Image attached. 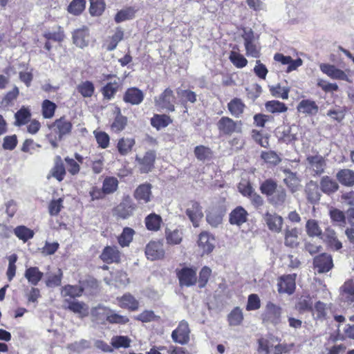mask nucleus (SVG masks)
<instances>
[{
	"instance_id": "473e14b6",
	"label": "nucleus",
	"mask_w": 354,
	"mask_h": 354,
	"mask_svg": "<svg viewBox=\"0 0 354 354\" xmlns=\"http://www.w3.org/2000/svg\"><path fill=\"white\" fill-rule=\"evenodd\" d=\"M285 241L284 243L286 246L290 248H295L298 245V230L295 228H286L284 232Z\"/></svg>"
},
{
	"instance_id": "412c9836",
	"label": "nucleus",
	"mask_w": 354,
	"mask_h": 354,
	"mask_svg": "<svg viewBox=\"0 0 354 354\" xmlns=\"http://www.w3.org/2000/svg\"><path fill=\"white\" fill-rule=\"evenodd\" d=\"M284 174V184L292 193L297 192L300 188V180L297 177L296 173L292 172L290 169H285Z\"/></svg>"
},
{
	"instance_id": "2eb2a0df",
	"label": "nucleus",
	"mask_w": 354,
	"mask_h": 354,
	"mask_svg": "<svg viewBox=\"0 0 354 354\" xmlns=\"http://www.w3.org/2000/svg\"><path fill=\"white\" fill-rule=\"evenodd\" d=\"M314 265L319 273L327 272L333 267L332 257L324 253L315 258Z\"/></svg>"
},
{
	"instance_id": "9b49d317",
	"label": "nucleus",
	"mask_w": 354,
	"mask_h": 354,
	"mask_svg": "<svg viewBox=\"0 0 354 354\" xmlns=\"http://www.w3.org/2000/svg\"><path fill=\"white\" fill-rule=\"evenodd\" d=\"M339 297L342 302L354 306V282L352 279L346 281L341 286Z\"/></svg>"
},
{
	"instance_id": "72a5a7b5",
	"label": "nucleus",
	"mask_w": 354,
	"mask_h": 354,
	"mask_svg": "<svg viewBox=\"0 0 354 354\" xmlns=\"http://www.w3.org/2000/svg\"><path fill=\"white\" fill-rule=\"evenodd\" d=\"M51 175L57 180L62 181L66 174V170L60 156L55 158V165L50 171Z\"/></svg>"
},
{
	"instance_id": "f3484780",
	"label": "nucleus",
	"mask_w": 354,
	"mask_h": 354,
	"mask_svg": "<svg viewBox=\"0 0 354 354\" xmlns=\"http://www.w3.org/2000/svg\"><path fill=\"white\" fill-rule=\"evenodd\" d=\"M73 41L79 48H83L87 46L89 41L88 29L84 26L82 28L75 30L73 32Z\"/></svg>"
},
{
	"instance_id": "2f4dec72",
	"label": "nucleus",
	"mask_w": 354,
	"mask_h": 354,
	"mask_svg": "<svg viewBox=\"0 0 354 354\" xmlns=\"http://www.w3.org/2000/svg\"><path fill=\"white\" fill-rule=\"evenodd\" d=\"M119 306L121 308L136 310L138 308L139 303L131 294H125L118 298Z\"/></svg>"
},
{
	"instance_id": "cd10ccee",
	"label": "nucleus",
	"mask_w": 354,
	"mask_h": 354,
	"mask_svg": "<svg viewBox=\"0 0 354 354\" xmlns=\"http://www.w3.org/2000/svg\"><path fill=\"white\" fill-rule=\"evenodd\" d=\"M66 302L68 304L66 308L74 313L78 314L80 317H84L88 315V307L84 303L67 299H66Z\"/></svg>"
},
{
	"instance_id": "dca6fc26",
	"label": "nucleus",
	"mask_w": 354,
	"mask_h": 354,
	"mask_svg": "<svg viewBox=\"0 0 354 354\" xmlns=\"http://www.w3.org/2000/svg\"><path fill=\"white\" fill-rule=\"evenodd\" d=\"M186 214L194 227L198 226L200 220L203 217L201 207L197 202H191L186 210Z\"/></svg>"
},
{
	"instance_id": "393cba45",
	"label": "nucleus",
	"mask_w": 354,
	"mask_h": 354,
	"mask_svg": "<svg viewBox=\"0 0 354 354\" xmlns=\"http://www.w3.org/2000/svg\"><path fill=\"white\" fill-rule=\"evenodd\" d=\"M321 238L333 250H339L342 248V244L337 239L335 232L331 228H326Z\"/></svg>"
},
{
	"instance_id": "4be33fe9",
	"label": "nucleus",
	"mask_w": 354,
	"mask_h": 354,
	"mask_svg": "<svg viewBox=\"0 0 354 354\" xmlns=\"http://www.w3.org/2000/svg\"><path fill=\"white\" fill-rule=\"evenodd\" d=\"M297 109L301 113L308 115H315L318 113L319 106L313 100H302L298 104Z\"/></svg>"
},
{
	"instance_id": "bb28decb",
	"label": "nucleus",
	"mask_w": 354,
	"mask_h": 354,
	"mask_svg": "<svg viewBox=\"0 0 354 354\" xmlns=\"http://www.w3.org/2000/svg\"><path fill=\"white\" fill-rule=\"evenodd\" d=\"M337 180L343 185L352 187L354 185V171L349 169L339 170L337 174Z\"/></svg>"
},
{
	"instance_id": "13d9d810",
	"label": "nucleus",
	"mask_w": 354,
	"mask_h": 354,
	"mask_svg": "<svg viewBox=\"0 0 354 354\" xmlns=\"http://www.w3.org/2000/svg\"><path fill=\"white\" fill-rule=\"evenodd\" d=\"M134 231L129 227L123 230L122 234L118 237V242L122 247L127 246L133 239Z\"/></svg>"
},
{
	"instance_id": "b1692460",
	"label": "nucleus",
	"mask_w": 354,
	"mask_h": 354,
	"mask_svg": "<svg viewBox=\"0 0 354 354\" xmlns=\"http://www.w3.org/2000/svg\"><path fill=\"white\" fill-rule=\"evenodd\" d=\"M53 127L58 134L59 140H62L64 136L71 133L72 124L64 118H60L54 122Z\"/></svg>"
},
{
	"instance_id": "603ef678",
	"label": "nucleus",
	"mask_w": 354,
	"mask_h": 354,
	"mask_svg": "<svg viewBox=\"0 0 354 354\" xmlns=\"http://www.w3.org/2000/svg\"><path fill=\"white\" fill-rule=\"evenodd\" d=\"M83 289L80 286L68 285L63 288L62 295L71 297H80L82 295Z\"/></svg>"
},
{
	"instance_id": "7c9ffc66",
	"label": "nucleus",
	"mask_w": 354,
	"mask_h": 354,
	"mask_svg": "<svg viewBox=\"0 0 354 354\" xmlns=\"http://www.w3.org/2000/svg\"><path fill=\"white\" fill-rule=\"evenodd\" d=\"M320 188L324 193L330 194L338 190L339 185L335 180L326 176L320 180Z\"/></svg>"
},
{
	"instance_id": "ddd939ff",
	"label": "nucleus",
	"mask_w": 354,
	"mask_h": 354,
	"mask_svg": "<svg viewBox=\"0 0 354 354\" xmlns=\"http://www.w3.org/2000/svg\"><path fill=\"white\" fill-rule=\"evenodd\" d=\"M145 254L147 259L151 261L162 258L165 255L162 244L158 241L149 242L146 246Z\"/></svg>"
},
{
	"instance_id": "7ed1b4c3",
	"label": "nucleus",
	"mask_w": 354,
	"mask_h": 354,
	"mask_svg": "<svg viewBox=\"0 0 354 354\" xmlns=\"http://www.w3.org/2000/svg\"><path fill=\"white\" fill-rule=\"evenodd\" d=\"M241 121H234L228 117H222L217 123L218 130L224 134L231 135L241 131Z\"/></svg>"
},
{
	"instance_id": "9d476101",
	"label": "nucleus",
	"mask_w": 354,
	"mask_h": 354,
	"mask_svg": "<svg viewBox=\"0 0 354 354\" xmlns=\"http://www.w3.org/2000/svg\"><path fill=\"white\" fill-rule=\"evenodd\" d=\"M180 286H192L197 281L196 270L183 268L177 273Z\"/></svg>"
},
{
	"instance_id": "f704fd0d",
	"label": "nucleus",
	"mask_w": 354,
	"mask_h": 354,
	"mask_svg": "<svg viewBox=\"0 0 354 354\" xmlns=\"http://www.w3.org/2000/svg\"><path fill=\"white\" fill-rule=\"evenodd\" d=\"M43 275V272H40L37 267H30L26 269L24 274L28 282L33 286L37 285Z\"/></svg>"
},
{
	"instance_id": "1a4fd4ad",
	"label": "nucleus",
	"mask_w": 354,
	"mask_h": 354,
	"mask_svg": "<svg viewBox=\"0 0 354 354\" xmlns=\"http://www.w3.org/2000/svg\"><path fill=\"white\" fill-rule=\"evenodd\" d=\"M198 247L202 255L209 254L214 248V238L206 232L201 233L198 236Z\"/></svg>"
},
{
	"instance_id": "052dcab7",
	"label": "nucleus",
	"mask_w": 354,
	"mask_h": 354,
	"mask_svg": "<svg viewBox=\"0 0 354 354\" xmlns=\"http://www.w3.org/2000/svg\"><path fill=\"white\" fill-rule=\"evenodd\" d=\"M176 93L178 97L181 98L183 102H189L194 103L196 101V95L194 91L178 88Z\"/></svg>"
},
{
	"instance_id": "338daca9",
	"label": "nucleus",
	"mask_w": 354,
	"mask_h": 354,
	"mask_svg": "<svg viewBox=\"0 0 354 354\" xmlns=\"http://www.w3.org/2000/svg\"><path fill=\"white\" fill-rule=\"evenodd\" d=\"M62 272L61 270H58L55 274H50L46 281L48 287H55L61 284Z\"/></svg>"
},
{
	"instance_id": "0e129e2a",
	"label": "nucleus",
	"mask_w": 354,
	"mask_h": 354,
	"mask_svg": "<svg viewBox=\"0 0 354 354\" xmlns=\"http://www.w3.org/2000/svg\"><path fill=\"white\" fill-rule=\"evenodd\" d=\"M89 347V342L85 339H82L79 342H75L67 346V348L68 349L77 353H82L84 350L88 348Z\"/></svg>"
},
{
	"instance_id": "864d4df0",
	"label": "nucleus",
	"mask_w": 354,
	"mask_h": 354,
	"mask_svg": "<svg viewBox=\"0 0 354 354\" xmlns=\"http://www.w3.org/2000/svg\"><path fill=\"white\" fill-rule=\"evenodd\" d=\"M16 121L15 125L21 126L27 123L30 118V111L26 108H21L15 115Z\"/></svg>"
},
{
	"instance_id": "c85d7f7f",
	"label": "nucleus",
	"mask_w": 354,
	"mask_h": 354,
	"mask_svg": "<svg viewBox=\"0 0 354 354\" xmlns=\"http://www.w3.org/2000/svg\"><path fill=\"white\" fill-rule=\"evenodd\" d=\"M305 192L308 201L311 203H314L319 201L321 194L317 183L313 180L308 183L306 185Z\"/></svg>"
},
{
	"instance_id": "774afa93",
	"label": "nucleus",
	"mask_w": 354,
	"mask_h": 354,
	"mask_svg": "<svg viewBox=\"0 0 354 354\" xmlns=\"http://www.w3.org/2000/svg\"><path fill=\"white\" fill-rule=\"evenodd\" d=\"M330 216L333 221L337 223L339 225H344L346 222V218L344 212L337 209H333L330 211Z\"/></svg>"
},
{
	"instance_id": "c03bdc74",
	"label": "nucleus",
	"mask_w": 354,
	"mask_h": 354,
	"mask_svg": "<svg viewBox=\"0 0 354 354\" xmlns=\"http://www.w3.org/2000/svg\"><path fill=\"white\" fill-rule=\"evenodd\" d=\"M171 122V118L167 115H156L151 120V125L157 129L164 128Z\"/></svg>"
},
{
	"instance_id": "e433bc0d",
	"label": "nucleus",
	"mask_w": 354,
	"mask_h": 354,
	"mask_svg": "<svg viewBox=\"0 0 354 354\" xmlns=\"http://www.w3.org/2000/svg\"><path fill=\"white\" fill-rule=\"evenodd\" d=\"M118 180L113 176H107L102 183V189L106 194H111L117 191L118 188Z\"/></svg>"
},
{
	"instance_id": "4468645a",
	"label": "nucleus",
	"mask_w": 354,
	"mask_h": 354,
	"mask_svg": "<svg viewBox=\"0 0 354 354\" xmlns=\"http://www.w3.org/2000/svg\"><path fill=\"white\" fill-rule=\"evenodd\" d=\"M152 185L149 183L140 185L134 191V198L140 203H147L152 197Z\"/></svg>"
},
{
	"instance_id": "6e6552de",
	"label": "nucleus",
	"mask_w": 354,
	"mask_h": 354,
	"mask_svg": "<svg viewBox=\"0 0 354 354\" xmlns=\"http://www.w3.org/2000/svg\"><path fill=\"white\" fill-rule=\"evenodd\" d=\"M306 161L309 169L317 175H320L324 172L326 162L322 156L319 154L309 155L306 158Z\"/></svg>"
},
{
	"instance_id": "f03ea898",
	"label": "nucleus",
	"mask_w": 354,
	"mask_h": 354,
	"mask_svg": "<svg viewBox=\"0 0 354 354\" xmlns=\"http://www.w3.org/2000/svg\"><path fill=\"white\" fill-rule=\"evenodd\" d=\"M281 307L271 301H268L261 315L262 321L266 324L277 326L281 322Z\"/></svg>"
},
{
	"instance_id": "69168bd1",
	"label": "nucleus",
	"mask_w": 354,
	"mask_h": 354,
	"mask_svg": "<svg viewBox=\"0 0 354 354\" xmlns=\"http://www.w3.org/2000/svg\"><path fill=\"white\" fill-rule=\"evenodd\" d=\"M131 340L125 336H115L111 339V344L115 348H127L130 345Z\"/></svg>"
},
{
	"instance_id": "20e7f679",
	"label": "nucleus",
	"mask_w": 354,
	"mask_h": 354,
	"mask_svg": "<svg viewBox=\"0 0 354 354\" xmlns=\"http://www.w3.org/2000/svg\"><path fill=\"white\" fill-rule=\"evenodd\" d=\"M189 324L186 321L183 320L179 323L177 328L172 332L171 338L174 342L183 345L189 342Z\"/></svg>"
},
{
	"instance_id": "f8f14e48",
	"label": "nucleus",
	"mask_w": 354,
	"mask_h": 354,
	"mask_svg": "<svg viewBox=\"0 0 354 354\" xmlns=\"http://www.w3.org/2000/svg\"><path fill=\"white\" fill-rule=\"evenodd\" d=\"M134 210L133 203L131 198L127 196L115 208L114 214L122 218H127L132 215Z\"/></svg>"
},
{
	"instance_id": "680f3d73",
	"label": "nucleus",
	"mask_w": 354,
	"mask_h": 354,
	"mask_svg": "<svg viewBox=\"0 0 354 354\" xmlns=\"http://www.w3.org/2000/svg\"><path fill=\"white\" fill-rule=\"evenodd\" d=\"M312 311L313 315H315V317L318 319H324L327 314L326 304L319 301L315 304L314 309H313Z\"/></svg>"
},
{
	"instance_id": "6e6d98bb",
	"label": "nucleus",
	"mask_w": 354,
	"mask_h": 354,
	"mask_svg": "<svg viewBox=\"0 0 354 354\" xmlns=\"http://www.w3.org/2000/svg\"><path fill=\"white\" fill-rule=\"evenodd\" d=\"M135 10L132 8H127L120 10L115 17V20L117 23L129 20L134 17Z\"/></svg>"
},
{
	"instance_id": "3c124183",
	"label": "nucleus",
	"mask_w": 354,
	"mask_h": 354,
	"mask_svg": "<svg viewBox=\"0 0 354 354\" xmlns=\"http://www.w3.org/2000/svg\"><path fill=\"white\" fill-rule=\"evenodd\" d=\"M229 59L236 68H242L248 64V60L243 55L235 51H231Z\"/></svg>"
},
{
	"instance_id": "e2e57ef3",
	"label": "nucleus",
	"mask_w": 354,
	"mask_h": 354,
	"mask_svg": "<svg viewBox=\"0 0 354 354\" xmlns=\"http://www.w3.org/2000/svg\"><path fill=\"white\" fill-rule=\"evenodd\" d=\"M245 48V54L248 57H252L258 58L260 56V48L257 45L256 41L244 44Z\"/></svg>"
},
{
	"instance_id": "58836bf2",
	"label": "nucleus",
	"mask_w": 354,
	"mask_h": 354,
	"mask_svg": "<svg viewBox=\"0 0 354 354\" xmlns=\"http://www.w3.org/2000/svg\"><path fill=\"white\" fill-rule=\"evenodd\" d=\"M135 145V140L133 138H122L118 142V149L122 156L128 154Z\"/></svg>"
},
{
	"instance_id": "39448f33",
	"label": "nucleus",
	"mask_w": 354,
	"mask_h": 354,
	"mask_svg": "<svg viewBox=\"0 0 354 354\" xmlns=\"http://www.w3.org/2000/svg\"><path fill=\"white\" fill-rule=\"evenodd\" d=\"M175 96L170 88H166L163 93L155 99L156 105L160 109L174 111Z\"/></svg>"
},
{
	"instance_id": "423d86ee",
	"label": "nucleus",
	"mask_w": 354,
	"mask_h": 354,
	"mask_svg": "<svg viewBox=\"0 0 354 354\" xmlns=\"http://www.w3.org/2000/svg\"><path fill=\"white\" fill-rule=\"evenodd\" d=\"M156 153L153 151H147L142 157L136 156V160L138 162L141 173L146 174L151 171L154 167Z\"/></svg>"
},
{
	"instance_id": "aec40b11",
	"label": "nucleus",
	"mask_w": 354,
	"mask_h": 354,
	"mask_svg": "<svg viewBox=\"0 0 354 354\" xmlns=\"http://www.w3.org/2000/svg\"><path fill=\"white\" fill-rule=\"evenodd\" d=\"M143 98V93L140 89L135 87L128 88L123 97V100L125 102L130 103L133 105L140 104Z\"/></svg>"
},
{
	"instance_id": "6ab92c4d",
	"label": "nucleus",
	"mask_w": 354,
	"mask_h": 354,
	"mask_svg": "<svg viewBox=\"0 0 354 354\" xmlns=\"http://www.w3.org/2000/svg\"><path fill=\"white\" fill-rule=\"evenodd\" d=\"M115 78L114 75H109L108 79ZM121 84L120 82V80L115 79L113 81H111L108 84H106L102 88V95L104 97L108 100H111L114 97V95L118 92L119 88L120 87Z\"/></svg>"
},
{
	"instance_id": "79ce46f5",
	"label": "nucleus",
	"mask_w": 354,
	"mask_h": 354,
	"mask_svg": "<svg viewBox=\"0 0 354 354\" xmlns=\"http://www.w3.org/2000/svg\"><path fill=\"white\" fill-rule=\"evenodd\" d=\"M227 107L230 113L238 118L243 112L245 105L240 99L234 98L228 103Z\"/></svg>"
},
{
	"instance_id": "4c0bfd02",
	"label": "nucleus",
	"mask_w": 354,
	"mask_h": 354,
	"mask_svg": "<svg viewBox=\"0 0 354 354\" xmlns=\"http://www.w3.org/2000/svg\"><path fill=\"white\" fill-rule=\"evenodd\" d=\"M162 218L160 216L152 213L145 218V225L149 230L157 231L160 227Z\"/></svg>"
},
{
	"instance_id": "a19ab883",
	"label": "nucleus",
	"mask_w": 354,
	"mask_h": 354,
	"mask_svg": "<svg viewBox=\"0 0 354 354\" xmlns=\"http://www.w3.org/2000/svg\"><path fill=\"white\" fill-rule=\"evenodd\" d=\"M104 0H90L89 12L93 17L100 16L105 10Z\"/></svg>"
},
{
	"instance_id": "de8ad7c7",
	"label": "nucleus",
	"mask_w": 354,
	"mask_h": 354,
	"mask_svg": "<svg viewBox=\"0 0 354 354\" xmlns=\"http://www.w3.org/2000/svg\"><path fill=\"white\" fill-rule=\"evenodd\" d=\"M266 109L272 113H283L288 109V107L283 102L277 100H272L266 102Z\"/></svg>"
},
{
	"instance_id": "37998d69",
	"label": "nucleus",
	"mask_w": 354,
	"mask_h": 354,
	"mask_svg": "<svg viewBox=\"0 0 354 354\" xmlns=\"http://www.w3.org/2000/svg\"><path fill=\"white\" fill-rule=\"evenodd\" d=\"M165 236L168 244L177 245L180 243L183 240V233L177 229L174 230L167 229Z\"/></svg>"
},
{
	"instance_id": "a878e982",
	"label": "nucleus",
	"mask_w": 354,
	"mask_h": 354,
	"mask_svg": "<svg viewBox=\"0 0 354 354\" xmlns=\"http://www.w3.org/2000/svg\"><path fill=\"white\" fill-rule=\"evenodd\" d=\"M247 211L239 206L235 208L230 214V222L232 225H241L247 221Z\"/></svg>"
},
{
	"instance_id": "8fccbe9b",
	"label": "nucleus",
	"mask_w": 354,
	"mask_h": 354,
	"mask_svg": "<svg viewBox=\"0 0 354 354\" xmlns=\"http://www.w3.org/2000/svg\"><path fill=\"white\" fill-rule=\"evenodd\" d=\"M77 91L83 97H89L93 95L95 87L91 82L86 81L77 86Z\"/></svg>"
},
{
	"instance_id": "a211bd4d",
	"label": "nucleus",
	"mask_w": 354,
	"mask_h": 354,
	"mask_svg": "<svg viewBox=\"0 0 354 354\" xmlns=\"http://www.w3.org/2000/svg\"><path fill=\"white\" fill-rule=\"evenodd\" d=\"M264 221L270 230L274 232H280L283 225V218L276 214L267 212L264 215Z\"/></svg>"
},
{
	"instance_id": "4d7b16f0",
	"label": "nucleus",
	"mask_w": 354,
	"mask_h": 354,
	"mask_svg": "<svg viewBox=\"0 0 354 354\" xmlns=\"http://www.w3.org/2000/svg\"><path fill=\"white\" fill-rule=\"evenodd\" d=\"M194 154L198 160H205L211 158L212 151L207 147L199 145L196 147L194 149Z\"/></svg>"
},
{
	"instance_id": "c756f323",
	"label": "nucleus",
	"mask_w": 354,
	"mask_h": 354,
	"mask_svg": "<svg viewBox=\"0 0 354 354\" xmlns=\"http://www.w3.org/2000/svg\"><path fill=\"white\" fill-rule=\"evenodd\" d=\"M120 252L116 247H106L100 257L102 260L106 263H110L113 262H118L120 260Z\"/></svg>"
},
{
	"instance_id": "bf43d9fd",
	"label": "nucleus",
	"mask_w": 354,
	"mask_h": 354,
	"mask_svg": "<svg viewBox=\"0 0 354 354\" xmlns=\"http://www.w3.org/2000/svg\"><path fill=\"white\" fill-rule=\"evenodd\" d=\"M86 0H73L70 3L68 10L75 15H80L85 8Z\"/></svg>"
},
{
	"instance_id": "0eeeda50",
	"label": "nucleus",
	"mask_w": 354,
	"mask_h": 354,
	"mask_svg": "<svg viewBox=\"0 0 354 354\" xmlns=\"http://www.w3.org/2000/svg\"><path fill=\"white\" fill-rule=\"evenodd\" d=\"M296 274L281 276L278 281V292L291 295L295 290Z\"/></svg>"
},
{
	"instance_id": "ea45409f",
	"label": "nucleus",
	"mask_w": 354,
	"mask_h": 354,
	"mask_svg": "<svg viewBox=\"0 0 354 354\" xmlns=\"http://www.w3.org/2000/svg\"><path fill=\"white\" fill-rule=\"evenodd\" d=\"M227 320L230 326L240 325L243 320V314L239 307L234 308L228 315Z\"/></svg>"
},
{
	"instance_id": "f257e3e1",
	"label": "nucleus",
	"mask_w": 354,
	"mask_h": 354,
	"mask_svg": "<svg viewBox=\"0 0 354 354\" xmlns=\"http://www.w3.org/2000/svg\"><path fill=\"white\" fill-rule=\"evenodd\" d=\"M259 189L266 195L268 201L274 206L282 205L286 200V191L272 178H268L261 183Z\"/></svg>"
},
{
	"instance_id": "5fc2aeb1",
	"label": "nucleus",
	"mask_w": 354,
	"mask_h": 354,
	"mask_svg": "<svg viewBox=\"0 0 354 354\" xmlns=\"http://www.w3.org/2000/svg\"><path fill=\"white\" fill-rule=\"evenodd\" d=\"M306 232L310 236H321L322 235L317 222L315 220H308L306 225Z\"/></svg>"
},
{
	"instance_id": "a18cd8bd",
	"label": "nucleus",
	"mask_w": 354,
	"mask_h": 354,
	"mask_svg": "<svg viewBox=\"0 0 354 354\" xmlns=\"http://www.w3.org/2000/svg\"><path fill=\"white\" fill-rule=\"evenodd\" d=\"M14 232L19 239L24 242L27 241L30 239H32L34 236V232L24 225L17 227L15 229Z\"/></svg>"
},
{
	"instance_id": "49530a36",
	"label": "nucleus",
	"mask_w": 354,
	"mask_h": 354,
	"mask_svg": "<svg viewBox=\"0 0 354 354\" xmlns=\"http://www.w3.org/2000/svg\"><path fill=\"white\" fill-rule=\"evenodd\" d=\"M56 104L48 100H44L41 104L42 115L44 118H51L55 114Z\"/></svg>"
},
{
	"instance_id": "5701e85b",
	"label": "nucleus",
	"mask_w": 354,
	"mask_h": 354,
	"mask_svg": "<svg viewBox=\"0 0 354 354\" xmlns=\"http://www.w3.org/2000/svg\"><path fill=\"white\" fill-rule=\"evenodd\" d=\"M321 71L333 79L347 80L346 74L333 65L322 64L320 65Z\"/></svg>"
},
{
	"instance_id": "09e8293b",
	"label": "nucleus",
	"mask_w": 354,
	"mask_h": 354,
	"mask_svg": "<svg viewBox=\"0 0 354 354\" xmlns=\"http://www.w3.org/2000/svg\"><path fill=\"white\" fill-rule=\"evenodd\" d=\"M270 91L274 97L287 100L288 98L290 88L288 87L281 86L278 84L275 86H270Z\"/></svg>"
},
{
	"instance_id": "c9c22d12",
	"label": "nucleus",
	"mask_w": 354,
	"mask_h": 354,
	"mask_svg": "<svg viewBox=\"0 0 354 354\" xmlns=\"http://www.w3.org/2000/svg\"><path fill=\"white\" fill-rule=\"evenodd\" d=\"M111 313V310L102 305L93 308L91 310V315L95 318L97 322H104L105 319H108L109 313Z\"/></svg>"
}]
</instances>
